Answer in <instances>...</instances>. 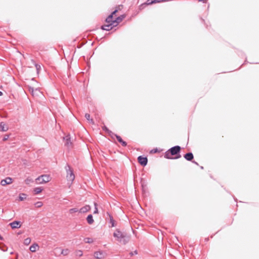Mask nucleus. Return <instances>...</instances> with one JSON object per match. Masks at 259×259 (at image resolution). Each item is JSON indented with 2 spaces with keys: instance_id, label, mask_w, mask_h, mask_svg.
I'll list each match as a JSON object with an SVG mask.
<instances>
[{
  "instance_id": "nucleus-1",
  "label": "nucleus",
  "mask_w": 259,
  "mask_h": 259,
  "mask_svg": "<svg viewBox=\"0 0 259 259\" xmlns=\"http://www.w3.org/2000/svg\"><path fill=\"white\" fill-rule=\"evenodd\" d=\"M181 147L179 145L173 146L165 151L164 157L167 159H177L181 157Z\"/></svg>"
},
{
  "instance_id": "nucleus-2",
  "label": "nucleus",
  "mask_w": 259,
  "mask_h": 259,
  "mask_svg": "<svg viewBox=\"0 0 259 259\" xmlns=\"http://www.w3.org/2000/svg\"><path fill=\"white\" fill-rule=\"evenodd\" d=\"M116 240L123 245L127 244L130 241V237L126 232H122L120 229H116L113 234Z\"/></svg>"
},
{
  "instance_id": "nucleus-3",
  "label": "nucleus",
  "mask_w": 259,
  "mask_h": 259,
  "mask_svg": "<svg viewBox=\"0 0 259 259\" xmlns=\"http://www.w3.org/2000/svg\"><path fill=\"white\" fill-rule=\"evenodd\" d=\"M65 168L66 171V178L67 181L72 182L75 179V175L73 169L68 164L66 165Z\"/></svg>"
},
{
  "instance_id": "nucleus-4",
  "label": "nucleus",
  "mask_w": 259,
  "mask_h": 259,
  "mask_svg": "<svg viewBox=\"0 0 259 259\" xmlns=\"http://www.w3.org/2000/svg\"><path fill=\"white\" fill-rule=\"evenodd\" d=\"M51 178L50 176L48 175H41L36 179V181H37L38 183L39 184L46 183L49 182Z\"/></svg>"
},
{
  "instance_id": "nucleus-5",
  "label": "nucleus",
  "mask_w": 259,
  "mask_h": 259,
  "mask_svg": "<svg viewBox=\"0 0 259 259\" xmlns=\"http://www.w3.org/2000/svg\"><path fill=\"white\" fill-rule=\"evenodd\" d=\"M138 161L142 166H145L148 163V158L147 156L140 155L138 157Z\"/></svg>"
},
{
  "instance_id": "nucleus-6",
  "label": "nucleus",
  "mask_w": 259,
  "mask_h": 259,
  "mask_svg": "<svg viewBox=\"0 0 259 259\" xmlns=\"http://www.w3.org/2000/svg\"><path fill=\"white\" fill-rule=\"evenodd\" d=\"M13 182V179L9 177L6 178L1 181L0 184L3 186H5L7 185L11 184Z\"/></svg>"
},
{
  "instance_id": "nucleus-7",
  "label": "nucleus",
  "mask_w": 259,
  "mask_h": 259,
  "mask_svg": "<svg viewBox=\"0 0 259 259\" xmlns=\"http://www.w3.org/2000/svg\"><path fill=\"white\" fill-rule=\"evenodd\" d=\"M94 256L97 259H103L105 257L106 253L103 251H97L94 252Z\"/></svg>"
},
{
  "instance_id": "nucleus-8",
  "label": "nucleus",
  "mask_w": 259,
  "mask_h": 259,
  "mask_svg": "<svg viewBox=\"0 0 259 259\" xmlns=\"http://www.w3.org/2000/svg\"><path fill=\"white\" fill-rule=\"evenodd\" d=\"M12 229H18L21 227L22 223L19 221H14L9 224Z\"/></svg>"
},
{
  "instance_id": "nucleus-9",
  "label": "nucleus",
  "mask_w": 259,
  "mask_h": 259,
  "mask_svg": "<svg viewBox=\"0 0 259 259\" xmlns=\"http://www.w3.org/2000/svg\"><path fill=\"white\" fill-rule=\"evenodd\" d=\"M107 24H105L101 26V29L103 30L109 31L111 30L114 27H115L114 23H107Z\"/></svg>"
},
{
  "instance_id": "nucleus-10",
  "label": "nucleus",
  "mask_w": 259,
  "mask_h": 259,
  "mask_svg": "<svg viewBox=\"0 0 259 259\" xmlns=\"http://www.w3.org/2000/svg\"><path fill=\"white\" fill-rule=\"evenodd\" d=\"M106 214L109 218V223L110 225H109V227H110V228L114 227L116 226V225H115V222L113 219V216L109 212H107Z\"/></svg>"
},
{
  "instance_id": "nucleus-11",
  "label": "nucleus",
  "mask_w": 259,
  "mask_h": 259,
  "mask_svg": "<svg viewBox=\"0 0 259 259\" xmlns=\"http://www.w3.org/2000/svg\"><path fill=\"white\" fill-rule=\"evenodd\" d=\"M113 137H115L117 141L121 144V145L123 146V147H126L127 146V143L124 141V140H123V139H122V138L116 134H114L113 135Z\"/></svg>"
},
{
  "instance_id": "nucleus-12",
  "label": "nucleus",
  "mask_w": 259,
  "mask_h": 259,
  "mask_svg": "<svg viewBox=\"0 0 259 259\" xmlns=\"http://www.w3.org/2000/svg\"><path fill=\"white\" fill-rule=\"evenodd\" d=\"M183 157L186 160L189 161H192V160L194 159L193 154L191 152L185 154Z\"/></svg>"
},
{
  "instance_id": "nucleus-13",
  "label": "nucleus",
  "mask_w": 259,
  "mask_h": 259,
  "mask_svg": "<svg viewBox=\"0 0 259 259\" xmlns=\"http://www.w3.org/2000/svg\"><path fill=\"white\" fill-rule=\"evenodd\" d=\"M125 16L124 14L121 15L116 17L114 20V24L116 26L123 19L125 18Z\"/></svg>"
},
{
  "instance_id": "nucleus-14",
  "label": "nucleus",
  "mask_w": 259,
  "mask_h": 259,
  "mask_svg": "<svg viewBox=\"0 0 259 259\" xmlns=\"http://www.w3.org/2000/svg\"><path fill=\"white\" fill-rule=\"evenodd\" d=\"M91 209V206L89 205H85L79 209V212L84 213L89 211Z\"/></svg>"
},
{
  "instance_id": "nucleus-15",
  "label": "nucleus",
  "mask_w": 259,
  "mask_h": 259,
  "mask_svg": "<svg viewBox=\"0 0 259 259\" xmlns=\"http://www.w3.org/2000/svg\"><path fill=\"white\" fill-rule=\"evenodd\" d=\"M0 130L2 132H6L8 130V126L5 122H0Z\"/></svg>"
},
{
  "instance_id": "nucleus-16",
  "label": "nucleus",
  "mask_w": 259,
  "mask_h": 259,
  "mask_svg": "<svg viewBox=\"0 0 259 259\" xmlns=\"http://www.w3.org/2000/svg\"><path fill=\"white\" fill-rule=\"evenodd\" d=\"M102 130L106 133H108L111 138H113V135L114 133H113L112 131L109 130V128L106 126L104 125L102 126Z\"/></svg>"
},
{
  "instance_id": "nucleus-17",
  "label": "nucleus",
  "mask_w": 259,
  "mask_h": 259,
  "mask_svg": "<svg viewBox=\"0 0 259 259\" xmlns=\"http://www.w3.org/2000/svg\"><path fill=\"white\" fill-rule=\"evenodd\" d=\"M86 220H87L88 223L90 225L92 224L94 222L93 217L92 214H89L87 216Z\"/></svg>"
},
{
  "instance_id": "nucleus-18",
  "label": "nucleus",
  "mask_w": 259,
  "mask_h": 259,
  "mask_svg": "<svg viewBox=\"0 0 259 259\" xmlns=\"http://www.w3.org/2000/svg\"><path fill=\"white\" fill-rule=\"evenodd\" d=\"M43 190V188L41 187H35L33 189L34 194L35 195L39 194Z\"/></svg>"
},
{
  "instance_id": "nucleus-19",
  "label": "nucleus",
  "mask_w": 259,
  "mask_h": 259,
  "mask_svg": "<svg viewBox=\"0 0 259 259\" xmlns=\"http://www.w3.org/2000/svg\"><path fill=\"white\" fill-rule=\"evenodd\" d=\"M38 245L36 243H33L29 247V250L32 252H34L36 251V248H38Z\"/></svg>"
},
{
  "instance_id": "nucleus-20",
  "label": "nucleus",
  "mask_w": 259,
  "mask_h": 259,
  "mask_svg": "<svg viewBox=\"0 0 259 259\" xmlns=\"http://www.w3.org/2000/svg\"><path fill=\"white\" fill-rule=\"evenodd\" d=\"M114 19L113 17L112 16V15L110 14L108 15V16L106 18L105 22L106 23H114Z\"/></svg>"
},
{
  "instance_id": "nucleus-21",
  "label": "nucleus",
  "mask_w": 259,
  "mask_h": 259,
  "mask_svg": "<svg viewBox=\"0 0 259 259\" xmlns=\"http://www.w3.org/2000/svg\"><path fill=\"white\" fill-rule=\"evenodd\" d=\"M64 140H65V145L69 146L71 145L70 135L66 136L64 138Z\"/></svg>"
},
{
  "instance_id": "nucleus-22",
  "label": "nucleus",
  "mask_w": 259,
  "mask_h": 259,
  "mask_svg": "<svg viewBox=\"0 0 259 259\" xmlns=\"http://www.w3.org/2000/svg\"><path fill=\"white\" fill-rule=\"evenodd\" d=\"M29 91L30 92H31V94H32V95L33 96H34V92H36V95H37V92H38V93H40V91H39V89L36 88V89H35L34 90V88H33V87H31L29 88Z\"/></svg>"
},
{
  "instance_id": "nucleus-23",
  "label": "nucleus",
  "mask_w": 259,
  "mask_h": 259,
  "mask_svg": "<svg viewBox=\"0 0 259 259\" xmlns=\"http://www.w3.org/2000/svg\"><path fill=\"white\" fill-rule=\"evenodd\" d=\"M27 195L25 193H20L19 195L18 200L20 201H23L26 198Z\"/></svg>"
},
{
  "instance_id": "nucleus-24",
  "label": "nucleus",
  "mask_w": 259,
  "mask_h": 259,
  "mask_svg": "<svg viewBox=\"0 0 259 259\" xmlns=\"http://www.w3.org/2000/svg\"><path fill=\"white\" fill-rule=\"evenodd\" d=\"M122 7V5L116 6L115 9L111 12L110 14L113 17L114 15H116V14L118 12V11L120 9V7Z\"/></svg>"
},
{
  "instance_id": "nucleus-25",
  "label": "nucleus",
  "mask_w": 259,
  "mask_h": 259,
  "mask_svg": "<svg viewBox=\"0 0 259 259\" xmlns=\"http://www.w3.org/2000/svg\"><path fill=\"white\" fill-rule=\"evenodd\" d=\"M84 117L90 123H94L93 119L91 118V116L89 113H85Z\"/></svg>"
},
{
  "instance_id": "nucleus-26",
  "label": "nucleus",
  "mask_w": 259,
  "mask_h": 259,
  "mask_svg": "<svg viewBox=\"0 0 259 259\" xmlns=\"http://www.w3.org/2000/svg\"><path fill=\"white\" fill-rule=\"evenodd\" d=\"M84 241L87 243H91L93 242V239L90 237H87L84 239Z\"/></svg>"
},
{
  "instance_id": "nucleus-27",
  "label": "nucleus",
  "mask_w": 259,
  "mask_h": 259,
  "mask_svg": "<svg viewBox=\"0 0 259 259\" xmlns=\"http://www.w3.org/2000/svg\"><path fill=\"white\" fill-rule=\"evenodd\" d=\"M70 213H73L77 212H79V209L77 208H72L69 210Z\"/></svg>"
},
{
  "instance_id": "nucleus-28",
  "label": "nucleus",
  "mask_w": 259,
  "mask_h": 259,
  "mask_svg": "<svg viewBox=\"0 0 259 259\" xmlns=\"http://www.w3.org/2000/svg\"><path fill=\"white\" fill-rule=\"evenodd\" d=\"M161 151V150H159L158 148H155L152 149L150 151V153H156L160 152Z\"/></svg>"
},
{
  "instance_id": "nucleus-29",
  "label": "nucleus",
  "mask_w": 259,
  "mask_h": 259,
  "mask_svg": "<svg viewBox=\"0 0 259 259\" xmlns=\"http://www.w3.org/2000/svg\"><path fill=\"white\" fill-rule=\"evenodd\" d=\"M69 252V250L68 249H62L61 251V254L63 255H67Z\"/></svg>"
},
{
  "instance_id": "nucleus-30",
  "label": "nucleus",
  "mask_w": 259,
  "mask_h": 259,
  "mask_svg": "<svg viewBox=\"0 0 259 259\" xmlns=\"http://www.w3.org/2000/svg\"><path fill=\"white\" fill-rule=\"evenodd\" d=\"M42 205V202L41 201H37L34 203L35 206L37 208L41 207Z\"/></svg>"
},
{
  "instance_id": "nucleus-31",
  "label": "nucleus",
  "mask_w": 259,
  "mask_h": 259,
  "mask_svg": "<svg viewBox=\"0 0 259 259\" xmlns=\"http://www.w3.org/2000/svg\"><path fill=\"white\" fill-rule=\"evenodd\" d=\"M154 0H147L145 3L146 6L151 5L154 4Z\"/></svg>"
},
{
  "instance_id": "nucleus-32",
  "label": "nucleus",
  "mask_w": 259,
  "mask_h": 259,
  "mask_svg": "<svg viewBox=\"0 0 259 259\" xmlns=\"http://www.w3.org/2000/svg\"><path fill=\"white\" fill-rule=\"evenodd\" d=\"M94 206H95V209L93 212L94 214H97L98 213V209L97 208V204L96 202H94Z\"/></svg>"
},
{
  "instance_id": "nucleus-33",
  "label": "nucleus",
  "mask_w": 259,
  "mask_h": 259,
  "mask_svg": "<svg viewBox=\"0 0 259 259\" xmlns=\"http://www.w3.org/2000/svg\"><path fill=\"white\" fill-rule=\"evenodd\" d=\"M31 242V239L30 238H27L24 240V243L25 245H28Z\"/></svg>"
},
{
  "instance_id": "nucleus-34",
  "label": "nucleus",
  "mask_w": 259,
  "mask_h": 259,
  "mask_svg": "<svg viewBox=\"0 0 259 259\" xmlns=\"http://www.w3.org/2000/svg\"><path fill=\"white\" fill-rule=\"evenodd\" d=\"M76 255L80 257L82 255V251L81 250H78L76 251Z\"/></svg>"
},
{
  "instance_id": "nucleus-35",
  "label": "nucleus",
  "mask_w": 259,
  "mask_h": 259,
  "mask_svg": "<svg viewBox=\"0 0 259 259\" xmlns=\"http://www.w3.org/2000/svg\"><path fill=\"white\" fill-rule=\"evenodd\" d=\"M169 0H154V4L168 2Z\"/></svg>"
},
{
  "instance_id": "nucleus-36",
  "label": "nucleus",
  "mask_w": 259,
  "mask_h": 259,
  "mask_svg": "<svg viewBox=\"0 0 259 259\" xmlns=\"http://www.w3.org/2000/svg\"><path fill=\"white\" fill-rule=\"evenodd\" d=\"M0 249L3 251H6L7 250V247L4 245H0Z\"/></svg>"
},
{
  "instance_id": "nucleus-37",
  "label": "nucleus",
  "mask_w": 259,
  "mask_h": 259,
  "mask_svg": "<svg viewBox=\"0 0 259 259\" xmlns=\"http://www.w3.org/2000/svg\"><path fill=\"white\" fill-rule=\"evenodd\" d=\"M35 66L36 67V69L37 70V72L38 73L39 70L41 69V66H40V65H39L38 64H36V63L35 64Z\"/></svg>"
},
{
  "instance_id": "nucleus-38",
  "label": "nucleus",
  "mask_w": 259,
  "mask_h": 259,
  "mask_svg": "<svg viewBox=\"0 0 259 259\" xmlns=\"http://www.w3.org/2000/svg\"><path fill=\"white\" fill-rule=\"evenodd\" d=\"M9 138V135H5L3 138V141H7L8 138Z\"/></svg>"
},
{
  "instance_id": "nucleus-39",
  "label": "nucleus",
  "mask_w": 259,
  "mask_h": 259,
  "mask_svg": "<svg viewBox=\"0 0 259 259\" xmlns=\"http://www.w3.org/2000/svg\"><path fill=\"white\" fill-rule=\"evenodd\" d=\"M138 254V251L137 250H135L134 251H131L130 253V254L131 255V256H133L135 254Z\"/></svg>"
},
{
  "instance_id": "nucleus-40",
  "label": "nucleus",
  "mask_w": 259,
  "mask_h": 259,
  "mask_svg": "<svg viewBox=\"0 0 259 259\" xmlns=\"http://www.w3.org/2000/svg\"><path fill=\"white\" fill-rule=\"evenodd\" d=\"M146 6V4H145V3H143V4H142L140 6H139V8L140 10H142L143 9L144 7Z\"/></svg>"
},
{
  "instance_id": "nucleus-41",
  "label": "nucleus",
  "mask_w": 259,
  "mask_h": 259,
  "mask_svg": "<svg viewBox=\"0 0 259 259\" xmlns=\"http://www.w3.org/2000/svg\"><path fill=\"white\" fill-rule=\"evenodd\" d=\"M191 162L197 165H199V164L198 163V162H197L196 161H195L194 160H192V161H191Z\"/></svg>"
},
{
  "instance_id": "nucleus-42",
  "label": "nucleus",
  "mask_w": 259,
  "mask_h": 259,
  "mask_svg": "<svg viewBox=\"0 0 259 259\" xmlns=\"http://www.w3.org/2000/svg\"><path fill=\"white\" fill-rule=\"evenodd\" d=\"M207 0H198L199 2H202L203 3H206Z\"/></svg>"
},
{
  "instance_id": "nucleus-43",
  "label": "nucleus",
  "mask_w": 259,
  "mask_h": 259,
  "mask_svg": "<svg viewBox=\"0 0 259 259\" xmlns=\"http://www.w3.org/2000/svg\"><path fill=\"white\" fill-rule=\"evenodd\" d=\"M208 240H209V238H205V242H207Z\"/></svg>"
},
{
  "instance_id": "nucleus-44",
  "label": "nucleus",
  "mask_w": 259,
  "mask_h": 259,
  "mask_svg": "<svg viewBox=\"0 0 259 259\" xmlns=\"http://www.w3.org/2000/svg\"><path fill=\"white\" fill-rule=\"evenodd\" d=\"M3 95V93L0 91V96H2Z\"/></svg>"
},
{
  "instance_id": "nucleus-45",
  "label": "nucleus",
  "mask_w": 259,
  "mask_h": 259,
  "mask_svg": "<svg viewBox=\"0 0 259 259\" xmlns=\"http://www.w3.org/2000/svg\"><path fill=\"white\" fill-rule=\"evenodd\" d=\"M4 239L3 237L0 235V240H3Z\"/></svg>"
},
{
  "instance_id": "nucleus-46",
  "label": "nucleus",
  "mask_w": 259,
  "mask_h": 259,
  "mask_svg": "<svg viewBox=\"0 0 259 259\" xmlns=\"http://www.w3.org/2000/svg\"><path fill=\"white\" fill-rule=\"evenodd\" d=\"M200 168L201 169H203V168H204L203 166H200Z\"/></svg>"
},
{
  "instance_id": "nucleus-47",
  "label": "nucleus",
  "mask_w": 259,
  "mask_h": 259,
  "mask_svg": "<svg viewBox=\"0 0 259 259\" xmlns=\"http://www.w3.org/2000/svg\"><path fill=\"white\" fill-rule=\"evenodd\" d=\"M246 62H247V59H246V60H245V62H244V64H245Z\"/></svg>"
},
{
  "instance_id": "nucleus-48",
  "label": "nucleus",
  "mask_w": 259,
  "mask_h": 259,
  "mask_svg": "<svg viewBox=\"0 0 259 259\" xmlns=\"http://www.w3.org/2000/svg\"><path fill=\"white\" fill-rule=\"evenodd\" d=\"M201 19L202 20V21L203 22H204V19H203L202 18H201Z\"/></svg>"
},
{
  "instance_id": "nucleus-49",
  "label": "nucleus",
  "mask_w": 259,
  "mask_h": 259,
  "mask_svg": "<svg viewBox=\"0 0 259 259\" xmlns=\"http://www.w3.org/2000/svg\"><path fill=\"white\" fill-rule=\"evenodd\" d=\"M234 198V200H235V201H236V198Z\"/></svg>"
}]
</instances>
